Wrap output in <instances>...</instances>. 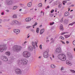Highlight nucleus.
I'll use <instances>...</instances> for the list:
<instances>
[{
    "label": "nucleus",
    "instance_id": "obj_1",
    "mask_svg": "<svg viewBox=\"0 0 75 75\" xmlns=\"http://www.w3.org/2000/svg\"><path fill=\"white\" fill-rule=\"evenodd\" d=\"M23 57L28 58H29L31 54L30 52L25 51L23 52Z\"/></svg>",
    "mask_w": 75,
    "mask_h": 75
},
{
    "label": "nucleus",
    "instance_id": "obj_2",
    "mask_svg": "<svg viewBox=\"0 0 75 75\" xmlns=\"http://www.w3.org/2000/svg\"><path fill=\"white\" fill-rule=\"evenodd\" d=\"M19 62L22 65H26L27 63V60L25 59L22 58L20 59Z\"/></svg>",
    "mask_w": 75,
    "mask_h": 75
},
{
    "label": "nucleus",
    "instance_id": "obj_3",
    "mask_svg": "<svg viewBox=\"0 0 75 75\" xmlns=\"http://www.w3.org/2000/svg\"><path fill=\"white\" fill-rule=\"evenodd\" d=\"M7 50V47L6 45H0V51L1 52L4 51H6Z\"/></svg>",
    "mask_w": 75,
    "mask_h": 75
},
{
    "label": "nucleus",
    "instance_id": "obj_4",
    "mask_svg": "<svg viewBox=\"0 0 75 75\" xmlns=\"http://www.w3.org/2000/svg\"><path fill=\"white\" fill-rule=\"evenodd\" d=\"M65 55L63 54H59L57 56L59 59L62 61H64L66 59V58H65Z\"/></svg>",
    "mask_w": 75,
    "mask_h": 75
},
{
    "label": "nucleus",
    "instance_id": "obj_5",
    "mask_svg": "<svg viewBox=\"0 0 75 75\" xmlns=\"http://www.w3.org/2000/svg\"><path fill=\"white\" fill-rule=\"evenodd\" d=\"M13 50L14 52H18L19 51V46L17 45L13 46Z\"/></svg>",
    "mask_w": 75,
    "mask_h": 75
},
{
    "label": "nucleus",
    "instance_id": "obj_6",
    "mask_svg": "<svg viewBox=\"0 0 75 75\" xmlns=\"http://www.w3.org/2000/svg\"><path fill=\"white\" fill-rule=\"evenodd\" d=\"M49 52V50H47V51H45L43 53V57L44 58H47L48 57V52Z\"/></svg>",
    "mask_w": 75,
    "mask_h": 75
},
{
    "label": "nucleus",
    "instance_id": "obj_7",
    "mask_svg": "<svg viewBox=\"0 0 75 75\" xmlns=\"http://www.w3.org/2000/svg\"><path fill=\"white\" fill-rule=\"evenodd\" d=\"M55 52L56 54H59L62 52V50L60 47H57L55 50Z\"/></svg>",
    "mask_w": 75,
    "mask_h": 75
},
{
    "label": "nucleus",
    "instance_id": "obj_8",
    "mask_svg": "<svg viewBox=\"0 0 75 75\" xmlns=\"http://www.w3.org/2000/svg\"><path fill=\"white\" fill-rule=\"evenodd\" d=\"M6 4L7 5H11V4H13V1L12 0H6Z\"/></svg>",
    "mask_w": 75,
    "mask_h": 75
},
{
    "label": "nucleus",
    "instance_id": "obj_9",
    "mask_svg": "<svg viewBox=\"0 0 75 75\" xmlns=\"http://www.w3.org/2000/svg\"><path fill=\"white\" fill-rule=\"evenodd\" d=\"M67 56L69 57V59L71 61V60H72V59L73 58V57L72 55V54L70 52H69L67 54Z\"/></svg>",
    "mask_w": 75,
    "mask_h": 75
},
{
    "label": "nucleus",
    "instance_id": "obj_10",
    "mask_svg": "<svg viewBox=\"0 0 75 75\" xmlns=\"http://www.w3.org/2000/svg\"><path fill=\"white\" fill-rule=\"evenodd\" d=\"M14 33H16V35H18V34H19V30L14 29L13 30Z\"/></svg>",
    "mask_w": 75,
    "mask_h": 75
},
{
    "label": "nucleus",
    "instance_id": "obj_11",
    "mask_svg": "<svg viewBox=\"0 0 75 75\" xmlns=\"http://www.w3.org/2000/svg\"><path fill=\"white\" fill-rule=\"evenodd\" d=\"M33 48L32 46H30L28 47V50L29 51H33Z\"/></svg>",
    "mask_w": 75,
    "mask_h": 75
},
{
    "label": "nucleus",
    "instance_id": "obj_12",
    "mask_svg": "<svg viewBox=\"0 0 75 75\" xmlns=\"http://www.w3.org/2000/svg\"><path fill=\"white\" fill-rule=\"evenodd\" d=\"M2 60L6 62L8 61V59L6 57H2Z\"/></svg>",
    "mask_w": 75,
    "mask_h": 75
},
{
    "label": "nucleus",
    "instance_id": "obj_13",
    "mask_svg": "<svg viewBox=\"0 0 75 75\" xmlns=\"http://www.w3.org/2000/svg\"><path fill=\"white\" fill-rule=\"evenodd\" d=\"M45 31V29H42L40 31V34H42V33Z\"/></svg>",
    "mask_w": 75,
    "mask_h": 75
},
{
    "label": "nucleus",
    "instance_id": "obj_14",
    "mask_svg": "<svg viewBox=\"0 0 75 75\" xmlns=\"http://www.w3.org/2000/svg\"><path fill=\"white\" fill-rule=\"evenodd\" d=\"M69 15V12H66L65 13L64 16L66 17L67 16H68Z\"/></svg>",
    "mask_w": 75,
    "mask_h": 75
},
{
    "label": "nucleus",
    "instance_id": "obj_15",
    "mask_svg": "<svg viewBox=\"0 0 75 75\" xmlns=\"http://www.w3.org/2000/svg\"><path fill=\"white\" fill-rule=\"evenodd\" d=\"M27 5L28 7H30L32 6V3L31 2H29L28 4Z\"/></svg>",
    "mask_w": 75,
    "mask_h": 75
},
{
    "label": "nucleus",
    "instance_id": "obj_16",
    "mask_svg": "<svg viewBox=\"0 0 75 75\" xmlns=\"http://www.w3.org/2000/svg\"><path fill=\"white\" fill-rule=\"evenodd\" d=\"M32 44L33 46V48H35V43L34 42H32Z\"/></svg>",
    "mask_w": 75,
    "mask_h": 75
},
{
    "label": "nucleus",
    "instance_id": "obj_17",
    "mask_svg": "<svg viewBox=\"0 0 75 75\" xmlns=\"http://www.w3.org/2000/svg\"><path fill=\"white\" fill-rule=\"evenodd\" d=\"M15 71L16 74H19V69H16L15 70Z\"/></svg>",
    "mask_w": 75,
    "mask_h": 75
},
{
    "label": "nucleus",
    "instance_id": "obj_18",
    "mask_svg": "<svg viewBox=\"0 0 75 75\" xmlns=\"http://www.w3.org/2000/svg\"><path fill=\"white\" fill-rule=\"evenodd\" d=\"M60 30H61L62 31H63L64 30V28H63V26L62 25H61L60 26Z\"/></svg>",
    "mask_w": 75,
    "mask_h": 75
},
{
    "label": "nucleus",
    "instance_id": "obj_19",
    "mask_svg": "<svg viewBox=\"0 0 75 75\" xmlns=\"http://www.w3.org/2000/svg\"><path fill=\"white\" fill-rule=\"evenodd\" d=\"M31 21V18H26V21L28 22V21Z\"/></svg>",
    "mask_w": 75,
    "mask_h": 75
},
{
    "label": "nucleus",
    "instance_id": "obj_20",
    "mask_svg": "<svg viewBox=\"0 0 75 75\" xmlns=\"http://www.w3.org/2000/svg\"><path fill=\"white\" fill-rule=\"evenodd\" d=\"M5 54L7 55L8 56L10 55V52H6Z\"/></svg>",
    "mask_w": 75,
    "mask_h": 75
},
{
    "label": "nucleus",
    "instance_id": "obj_21",
    "mask_svg": "<svg viewBox=\"0 0 75 75\" xmlns=\"http://www.w3.org/2000/svg\"><path fill=\"white\" fill-rule=\"evenodd\" d=\"M23 70H21L19 69V74L20 75H21V74H22V73H23Z\"/></svg>",
    "mask_w": 75,
    "mask_h": 75
},
{
    "label": "nucleus",
    "instance_id": "obj_22",
    "mask_svg": "<svg viewBox=\"0 0 75 75\" xmlns=\"http://www.w3.org/2000/svg\"><path fill=\"white\" fill-rule=\"evenodd\" d=\"M71 33L70 35H64V37L65 38H68V37H69L71 36Z\"/></svg>",
    "mask_w": 75,
    "mask_h": 75
},
{
    "label": "nucleus",
    "instance_id": "obj_23",
    "mask_svg": "<svg viewBox=\"0 0 75 75\" xmlns=\"http://www.w3.org/2000/svg\"><path fill=\"white\" fill-rule=\"evenodd\" d=\"M10 19H6L3 20L4 22H6V21H9Z\"/></svg>",
    "mask_w": 75,
    "mask_h": 75
},
{
    "label": "nucleus",
    "instance_id": "obj_24",
    "mask_svg": "<svg viewBox=\"0 0 75 75\" xmlns=\"http://www.w3.org/2000/svg\"><path fill=\"white\" fill-rule=\"evenodd\" d=\"M64 22L65 24H67L68 23V20H65L63 21Z\"/></svg>",
    "mask_w": 75,
    "mask_h": 75
},
{
    "label": "nucleus",
    "instance_id": "obj_25",
    "mask_svg": "<svg viewBox=\"0 0 75 75\" xmlns=\"http://www.w3.org/2000/svg\"><path fill=\"white\" fill-rule=\"evenodd\" d=\"M11 24L12 25H14L15 24L14 21H11Z\"/></svg>",
    "mask_w": 75,
    "mask_h": 75
},
{
    "label": "nucleus",
    "instance_id": "obj_26",
    "mask_svg": "<svg viewBox=\"0 0 75 75\" xmlns=\"http://www.w3.org/2000/svg\"><path fill=\"white\" fill-rule=\"evenodd\" d=\"M13 18H17V15L16 14H14L13 16Z\"/></svg>",
    "mask_w": 75,
    "mask_h": 75
},
{
    "label": "nucleus",
    "instance_id": "obj_27",
    "mask_svg": "<svg viewBox=\"0 0 75 75\" xmlns=\"http://www.w3.org/2000/svg\"><path fill=\"white\" fill-rule=\"evenodd\" d=\"M42 3H40L38 4V7H42Z\"/></svg>",
    "mask_w": 75,
    "mask_h": 75
},
{
    "label": "nucleus",
    "instance_id": "obj_28",
    "mask_svg": "<svg viewBox=\"0 0 75 75\" xmlns=\"http://www.w3.org/2000/svg\"><path fill=\"white\" fill-rule=\"evenodd\" d=\"M55 65H54L53 64H52L51 65V68H55Z\"/></svg>",
    "mask_w": 75,
    "mask_h": 75
},
{
    "label": "nucleus",
    "instance_id": "obj_29",
    "mask_svg": "<svg viewBox=\"0 0 75 75\" xmlns=\"http://www.w3.org/2000/svg\"><path fill=\"white\" fill-rule=\"evenodd\" d=\"M15 22V24H18V22L17 21H14Z\"/></svg>",
    "mask_w": 75,
    "mask_h": 75
},
{
    "label": "nucleus",
    "instance_id": "obj_30",
    "mask_svg": "<svg viewBox=\"0 0 75 75\" xmlns=\"http://www.w3.org/2000/svg\"><path fill=\"white\" fill-rule=\"evenodd\" d=\"M62 3L63 5H65V3H67V2L66 1H63Z\"/></svg>",
    "mask_w": 75,
    "mask_h": 75
},
{
    "label": "nucleus",
    "instance_id": "obj_31",
    "mask_svg": "<svg viewBox=\"0 0 75 75\" xmlns=\"http://www.w3.org/2000/svg\"><path fill=\"white\" fill-rule=\"evenodd\" d=\"M62 6V4H59L58 7V8H60Z\"/></svg>",
    "mask_w": 75,
    "mask_h": 75
},
{
    "label": "nucleus",
    "instance_id": "obj_32",
    "mask_svg": "<svg viewBox=\"0 0 75 75\" xmlns=\"http://www.w3.org/2000/svg\"><path fill=\"white\" fill-rule=\"evenodd\" d=\"M52 73L53 74V75H55L56 74L55 71V70H52Z\"/></svg>",
    "mask_w": 75,
    "mask_h": 75
},
{
    "label": "nucleus",
    "instance_id": "obj_33",
    "mask_svg": "<svg viewBox=\"0 0 75 75\" xmlns=\"http://www.w3.org/2000/svg\"><path fill=\"white\" fill-rule=\"evenodd\" d=\"M23 4L21 3H20L19 4V7H23Z\"/></svg>",
    "mask_w": 75,
    "mask_h": 75
},
{
    "label": "nucleus",
    "instance_id": "obj_34",
    "mask_svg": "<svg viewBox=\"0 0 75 75\" xmlns=\"http://www.w3.org/2000/svg\"><path fill=\"white\" fill-rule=\"evenodd\" d=\"M42 72H43L44 73H46V69H43L42 71Z\"/></svg>",
    "mask_w": 75,
    "mask_h": 75
},
{
    "label": "nucleus",
    "instance_id": "obj_35",
    "mask_svg": "<svg viewBox=\"0 0 75 75\" xmlns=\"http://www.w3.org/2000/svg\"><path fill=\"white\" fill-rule=\"evenodd\" d=\"M39 30H40V29H39V28H37L36 32H37V33H39Z\"/></svg>",
    "mask_w": 75,
    "mask_h": 75
},
{
    "label": "nucleus",
    "instance_id": "obj_36",
    "mask_svg": "<svg viewBox=\"0 0 75 75\" xmlns=\"http://www.w3.org/2000/svg\"><path fill=\"white\" fill-rule=\"evenodd\" d=\"M45 73H44V72L42 71L40 75H45Z\"/></svg>",
    "mask_w": 75,
    "mask_h": 75
},
{
    "label": "nucleus",
    "instance_id": "obj_37",
    "mask_svg": "<svg viewBox=\"0 0 75 75\" xmlns=\"http://www.w3.org/2000/svg\"><path fill=\"white\" fill-rule=\"evenodd\" d=\"M17 6H14L13 8V9L14 10H16V9H17Z\"/></svg>",
    "mask_w": 75,
    "mask_h": 75
},
{
    "label": "nucleus",
    "instance_id": "obj_38",
    "mask_svg": "<svg viewBox=\"0 0 75 75\" xmlns=\"http://www.w3.org/2000/svg\"><path fill=\"white\" fill-rule=\"evenodd\" d=\"M61 71H64V68L62 67H61Z\"/></svg>",
    "mask_w": 75,
    "mask_h": 75
},
{
    "label": "nucleus",
    "instance_id": "obj_39",
    "mask_svg": "<svg viewBox=\"0 0 75 75\" xmlns=\"http://www.w3.org/2000/svg\"><path fill=\"white\" fill-rule=\"evenodd\" d=\"M70 62H69V61L68 60H67L66 61V64H67V65H68L69 64V63Z\"/></svg>",
    "mask_w": 75,
    "mask_h": 75
},
{
    "label": "nucleus",
    "instance_id": "obj_40",
    "mask_svg": "<svg viewBox=\"0 0 75 75\" xmlns=\"http://www.w3.org/2000/svg\"><path fill=\"white\" fill-rule=\"evenodd\" d=\"M31 31L32 33H35V30H34L33 29H31L30 30Z\"/></svg>",
    "mask_w": 75,
    "mask_h": 75
},
{
    "label": "nucleus",
    "instance_id": "obj_41",
    "mask_svg": "<svg viewBox=\"0 0 75 75\" xmlns=\"http://www.w3.org/2000/svg\"><path fill=\"white\" fill-rule=\"evenodd\" d=\"M70 71L72 73H75V71L74 70H70Z\"/></svg>",
    "mask_w": 75,
    "mask_h": 75
},
{
    "label": "nucleus",
    "instance_id": "obj_42",
    "mask_svg": "<svg viewBox=\"0 0 75 75\" xmlns=\"http://www.w3.org/2000/svg\"><path fill=\"white\" fill-rule=\"evenodd\" d=\"M59 38L61 39L62 40H64V38L62 36H60L59 37Z\"/></svg>",
    "mask_w": 75,
    "mask_h": 75
},
{
    "label": "nucleus",
    "instance_id": "obj_43",
    "mask_svg": "<svg viewBox=\"0 0 75 75\" xmlns=\"http://www.w3.org/2000/svg\"><path fill=\"white\" fill-rule=\"evenodd\" d=\"M21 48H22V47L21 46H19V51H21Z\"/></svg>",
    "mask_w": 75,
    "mask_h": 75
},
{
    "label": "nucleus",
    "instance_id": "obj_44",
    "mask_svg": "<svg viewBox=\"0 0 75 75\" xmlns=\"http://www.w3.org/2000/svg\"><path fill=\"white\" fill-rule=\"evenodd\" d=\"M49 16L50 17H53V14H49Z\"/></svg>",
    "mask_w": 75,
    "mask_h": 75
},
{
    "label": "nucleus",
    "instance_id": "obj_45",
    "mask_svg": "<svg viewBox=\"0 0 75 75\" xmlns=\"http://www.w3.org/2000/svg\"><path fill=\"white\" fill-rule=\"evenodd\" d=\"M37 25V23L36 22L35 24L33 25V27H34V26H35V25Z\"/></svg>",
    "mask_w": 75,
    "mask_h": 75
},
{
    "label": "nucleus",
    "instance_id": "obj_46",
    "mask_svg": "<svg viewBox=\"0 0 75 75\" xmlns=\"http://www.w3.org/2000/svg\"><path fill=\"white\" fill-rule=\"evenodd\" d=\"M26 71H28V70H29V67H27L26 69H25Z\"/></svg>",
    "mask_w": 75,
    "mask_h": 75
},
{
    "label": "nucleus",
    "instance_id": "obj_47",
    "mask_svg": "<svg viewBox=\"0 0 75 75\" xmlns=\"http://www.w3.org/2000/svg\"><path fill=\"white\" fill-rule=\"evenodd\" d=\"M67 33H68V32L63 33L61 34V35H64V34H67Z\"/></svg>",
    "mask_w": 75,
    "mask_h": 75
},
{
    "label": "nucleus",
    "instance_id": "obj_48",
    "mask_svg": "<svg viewBox=\"0 0 75 75\" xmlns=\"http://www.w3.org/2000/svg\"><path fill=\"white\" fill-rule=\"evenodd\" d=\"M54 24V22H53L52 23H50V25H53Z\"/></svg>",
    "mask_w": 75,
    "mask_h": 75
},
{
    "label": "nucleus",
    "instance_id": "obj_49",
    "mask_svg": "<svg viewBox=\"0 0 75 75\" xmlns=\"http://www.w3.org/2000/svg\"><path fill=\"white\" fill-rule=\"evenodd\" d=\"M61 23H62L63 22V18H62L60 20Z\"/></svg>",
    "mask_w": 75,
    "mask_h": 75
},
{
    "label": "nucleus",
    "instance_id": "obj_50",
    "mask_svg": "<svg viewBox=\"0 0 75 75\" xmlns=\"http://www.w3.org/2000/svg\"><path fill=\"white\" fill-rule=\"evenodd\" d=\"M41 50H42V45H40L39 46Z\"/></svg>",
    "mask_w": 75,
    "mask_h": 75
},
{
    "label": "nucleus",
    "instance_id": "obj_51",
    "mask_svg": "<svg viewBox=\"0 0 75 75\" xmlns=\"http://www.w3.org/2000/svg\"><path fill=\"white\" fill-rule=\"evenodd\" d=\"M54 10L52 9L50 13H53V12H54Z\"/></svg>",
    "mask_w": 75,
    "mask_h": 75
},
{
    "label": "nucleus",
    "instance_id": "obj_52",
    "mask_svg": "<svg viewBox=\"0 0 75 75\" xmlns=\"http://www.w3.org/2000/svg\"><path fill=\"white\" fill-rule=\"evenodd\" d=\"M30 27H31V26H28L26 27V28H29Z\"/></svg>",
    "mask_w": 75,
    "mask_h": 75
},
{
    "label": "nucleus",
    "instance_id": "obj_53",
    "mask_svg": "<svg viewBox=\"0 0 75 75\" xmlns=\"http://www.w3.org/2000/svg\"><path fill=\"white\" fill-rule=\"evenodd\" d=\"M68 65H70V66H71V65H72V64L71 63V62H69V64H68Z\"/></svg>",
    "mask_w": 75,
    "mask_h": 75
},
{
    "label": "nucleus",
    "instance_id": "obj_54",
    "mask_svg": "<svg viewBox=\"0 0 75 75\" xmlns=\"http://www.w3.org/2000/svg\"><path fill=\"white\" fill-rule=\"evenodd\" d=\"M73 44L74 45H75V41H74L73 42Z\"/></svg>",
    "mask_w": 75,
    "mask_h": 75
},
{
    "label": "nucleus",
    "instance_id": "obj_55",
    "mask_svg": "<svg viewBox=\"0 0 75 75\" xmlns=\"http://www.w3.org/2000/svg\"><path fill=\"white\" fill-rule=\"evenodd\" d=\"M61 13H59V16L60 17H61Z\"/></svg>",
    "mask_w": 75,
    "mask_h": 75
},
{
    "label": "nucleus",
    "instance_id": "obj_56",
    "mask_svg": "<svg viewBox=\"0 0 75 75\" xmlns=\"http://www.w3.org/2000/svg\"><path fill=\"white\" fill-rule=\"evenodd\" d=\"M2 23V20L0 19V23Z\"/></svg>",
    "mask_w": 75,
    "mask_h": 75
},
{
    "label": "nucleus",
    "instance_id": "obj_57",
    "mask_svg": "<svg viewBox=\"0 0 75 75\" xmlns=\"http://www.w3.org/2000/svg\"><path fill=\"white\" fill-rule=\"evenodd\" d=\"M61 41L62 42V44H65V42H64V41Z\"/></svg>",
    "mask_w": 75,
    "mask_h": 75
},
{
    "label": "nucleus",
    "instance_id": "obj_58",
    "mask_svg": "<svg viewBox=\"0 0 75 75\" xmlns=\"http://www.w3.org/2000/svg\"><path fill=\"white\" fill-rule=\"evenodd\" d=\"M50 58L51 61H52V57H50Z\"/></svg>",
    "mask_w": 75,
    "mask_h": 75
},
{
    "label": "nucleus",
    "instance_id": "obj_59",
    "mask_svg": "<svg viewBox=\"0 0 75 75\" xmlns=\"http://www.w3.org/2000/svg\"><path fill=\"white\" fill-rule=\"evenodd\" d=\"M52 1H53L52 0H51V1L49 2L50 4L52 2Z\"/></svg>",
    "mask_w": 75,
    "mask_h": 75
},
{
    "label": "nucleus",
    "instance_id": "obj_60",
    "mask_svg": "<svg viewBox=\"0 0 75 75\" xmlns=\"http://www.w3.org/2000/svg\"><path fill=\"white\" fill-rule=\"evenodd\" d=\"M6 11L7 12H9V10H6Z\"/></svg>",
    "mask_w": 75,
    "mask_h": 75
},
{
    "label": "nucleus",
    "instance_id": "obj_61",
    "mask_svg": "<svg viewBox=\"0 0 75 75\" xmlns=\"http://www.w3.org/2000/svg\"><path fill=\"white\" fill-rule=\"evenodd\" d=\"M72 25V23H70V24H69V25Z\"/></svg>",
    "mask_w": 75,
    "mask_h": 75
},
{
    "label": "nucleus",
    "instance_id": "obj_62",
    "mask_svg": "<svg viewBox=\"0 0 75 75\" xmlns=\"http://www.w3.org/2000/svg\"><path fill=\"white\" fill-rule=\"evenodd\" d=\"M75 22H74L72 23V24L73 25V24H75Z\"/></svg>",
    "mask_w": 75,
    "mask_h": 75
},
{
    "label": "nucleus",
    "instance_id": "obj_63",
    "mask_svg": "<svg viewBox=\"0 0 75 75\" xmlns=\"http://www.w3.org/2000/svg\"><path fill=\"white\" fill-rule=\"evenodd\" d=\"M66 43H67V44H69V42H68V41H66Z\"/></svg>",
    "mask_w": 75,
    "mask_h": 75
},
{
    "label": "nucleus",
    "instance_id": "obj_64",
    "mask_svg": "<svg viewBox=\"0 0 75 75\" xmlns=\"http://www.w3.org/2000/svg\"><path fill=\"white\" fill-rule=\"evenodd\" d=\"M1 15H4V12H2L1 13Z\"/></svg>",
    "mask_w": 75,
    "mask_h": 75
}]
</instances>
